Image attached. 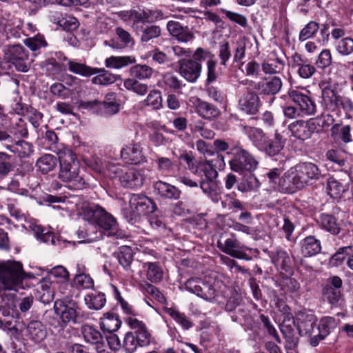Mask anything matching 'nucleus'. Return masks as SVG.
<instances>
[{"label": "nucleus", "instance_id": "1", "mask_svg": "<svg viewBox=\"0 0 353 353\" xmlns=\"http://www.w3.org/2000/svg\"><path fill=\"white\" fill-rule=\"evenodd\" d=\"M59 161V172L58 178L68 184V188L74 190L84 188L87 179L84 172L81 170L80 162L71 150L65 148L57 152Z\"/></svg>", "mask_w": 353, "mask_h": 353}, {"label": "nucleus", "instance_id": "2", "mask_svg": "<svg viewBox=\"0 0 353 353\" xmlns=\"http://www.w3.org/2000/svg\"><path fill=\"white\" fill-rule=\"evenodd\" d=\"M83 219L89 222L90 228L98 226L106 231H109V236L121 237L116 232L117 223L116 219L103 208L98 205L89 204L83 207Z\"/></svg>", "mask_w": 353, "mask_h": 353}, {"label": "nucleus", "instance_id": "3", "mask_svg": "<svg viewBox=\"0 0 353 353\" xmlns=\"http://www.w3.org/2000/svg\"><path fill=\"white\" fill-rule=\"evenodd\" d=\"M222 282L214 281L212 283L205 281L200 278H191L185 283V289L191 293L210 302L223 303V300L220 299Z\"/></svg>", "mask_w": 353, "mask_h": 353}, {"label": "nucleus", "instance_id": "4", "mask_svg": "<svg viewBox=\"0 0 353 353\" xmlns=\"http://www.w3.org/2000/svg\"><path fill=\"white\" fill-rule=\"evenodd\" d=\"M216 159L207 160L200 163L194 173L201 177L200 188L205 194H210L214 189V179L218 176L216 168L224 166V158L222 154H216Z\"/></svg>", "mask_w": 353, "mask_h": 353}, {"label": "nucleus", "instance_id": "5", "mask_svg": "<svg viewBox=\"0 0 353 353\" xmlns=\"http://www.w3.org/2000/svg\"><path fill=\"white\" fill-rule=\"evenodd\" d=\"M23 279L24 271L20 262L7 261L0 263V290H14Z\"/></svg>", "mask_w": 353, "mask_h": 353}, {"label": "nucleus", "instance_id": "6", "mask_svg": "<svg viewBox=\"0 0 353 353\" xmlns=\"http://www.w3.org/2000/svg\"><path fill=\"white\" fill-rule=\"evenodd\" d=\"M129 203L130 209L125 210L124 216L132 224L139 221L142 215L152 213L157 209L155 203L143 194H132Z\"/></svg>", "mask_w": 353, "mask_h": 353}, {"label": "nucleus", "instance_id": "7", "mask_svg": "<svg viewBox=\"0 0 353 353\" xmlns=\"http://www.w3.org/2000/svg\"><path fill=\"white\" fill-rule=\"evenodd\" d=\"M228 154L232 156L230 161V166L232 171L243 174L252 173L257 168L258 161L242 147L233 146Z\"/></svg>", "mask_w": 353, "mask_h": 353}, {"label": "nucleus", "instance_id": "8", "mask_svg": "<svg viewBox=\"0 0 353 353\" xmlns=\"http://www.w3.org/2000/svg\"><path fill=\"white\" fill-rule=\"evenodd\" d=\"M4 59L17 70L26 72L30 68L28 51L21 45H7L3 49Z\"/></svg>", "mask_w": 353, "mask_h": 353}, {"label": "nucleus", "instance_id": "9", "mask_svg": "<svg viewBox=\"0 0 353 353\" xmlns=\"http://www.w3.org/2000/svg\"><path fill=\"white\" fill-rule=\"evenodd\" d=\"M77 309L78 305L77 303L72 300H68L66 302L59 299L54 302V312L59 318V321L58 322L59 330H62L70 322L73 323H77Z\"/></svg>", "mask_w": 353, "mask_h": 353}, {"label": "nucleus", "instance_id": "10", "mask_svg": "<svg viewBox=\"0 0 353 353\" xmlns=\"http://www.w3.org/2000/svg\"><path fill=\"white\" fill-rule=\"evenodd\" d=\"M292 168L297 178V183L301 189L312 184L320 178L321 171L313 163H299Z\"/></svg>", "mask_w": 353, "mask_h": 353}, {"label": "nucleus", "instance_id": "11", "mask_svg": "<svg viewBox=\"0 0 353 353\" xmlns=\"http://www.w3.org/2000/svg\"><path fill=\"white\" fill-rule=\"evenodd\" d=\"M116 176L122 186L128 188H141L145 180V176L143 171L137 170L136 168L121 169L117 168L114 171Z\"/></svg>", "mask_w": 353, "mask_h": 353}, {"label": "nucleus", "instance_id": "12", "mask_svg": "<svg viewBox=\"0 0 353 353\" xmlns=\"http://www.w3.org/2000/svg\"><path fill=\"white\" fill-rule=\"evenodd\" d=\"M19 314L15 305H0V329L18 333L19 327Z\"/></svg>", "mask_w": 353, "mask_h": 353}, {"label": "nucleus", "instance_id": "13", "mask_svg": "<svg viewBox=\"0 0 353 353\" xmlns=\"http://www.w3.org/2000/svg\"><path fill=\"white\" fill-rule=\"evenodd\" d=\"M290 99L299 106L303 116L314 115L316 112V106L310 96L298 89H290L288 92Z\"/></svg>", "mask_w": 353, "mask_h": 353}, {"label": "nucleus", "instance_id": "14", "mask_svg": "<svg viewBox=\"0 0 353 353\" xmlns=\"http://www.w3.org/2000/svg\"><path fill=\"white\" fill-rule=\"evenodd\" d=\"M320 227L333 235H339V237L344 241L353 236L350 231L342 229L337 219L330 214H321L317 220Z\"/></svg>", "mask_w": 353, "mask_h": 353}, {"label": "nucleus", "instance_id": "15", "mask_svg": "<svg viewBox=\"0 0 353 353\" xmlns=\"http://www.w3.org/2000/svg\"><path fill=\"white\" fill-rule=\"evenodd\" d=\"M179 72L182 77L190 83L196 82L199 78L202 64L196 61L182 59L178 61Z\"/></svg>", "mask_w": 353, "mask_h": 353}, {"label": "nucleus", "instance_id": "16", "mask_svg": "<svg viewBox=\"0 0 353 353\" xmlns=\"http://www.w3.org/2000/svg\"><path fill=\"white\" fill-rule=\"evenodd\" d=\"M162 12L161 11H155L148 9L132 10L131 14V21H132L131 27L134 31L139 34V29L146 23L151 21L150 19L153 17L156 19L162 18Z\"/></svg>", "mask_w": 353, "mask_h": 353}, {"label": "nucleus", "instance_id": "17", "mask_svg": "<svg viewBox=\"0 0 353 353\" xmlns=\"http://www.w3.org/2000/svg\"><path fill=\"white\" fill-rule=\"evenodd\" d=\"M239 105L240 109L248 114H256L260 108L261 101L259 95L250 89H247L239 100Z\"/></svg>", "mask_w": 353, "mask_h": 353}, {"label": "nucleus", "instance_id": "18", "mask_svg": "<svg viewBox=\"0 0 353 353\" xmlns=\"http://www.w3.org/2000/svg\"><path fill=\"white\" fill-rule=\"evenodd\" d=\"M342 280L337 276H334L327 281V283L323 288L324 299L332 305L339 302L341 297Z\"/></svg>", "mask_w": 353, "mask_h": 353}, {"label": "nucleus", "instance_id": "19", "mask_svg": "<svg viewBox=\"0 0 353 353\" xmlns=\"http://www.w3.org/2000/svg\"><path fill=\"white\" fill-rule=\"evenodd\" d=\"M218 248L224 253L239 259L249 261L250 257L243 251L247 249L245 246H241L239 241L232 239H227L223 243L219 241Z\"/></svg>", "mask_w": 353, "mask_h": 353}, {"label": "nucleus", "instance_id": "20", "mask_svg": "<svg viewBox=\"0 0 353 353\" xmlns=\"http://www.w3.org/2000/svg\"><path fill=\"white\" fill-rule=\"evenodd\" d=\"M317 319L313 313L299 312L296 316L297 330L301 336H311Z\"/></svg>", "mask_w": 353, "mask_h": 353}, {"label": "nucleus", "instance_id": "21", "mask_svg": "<svg viewBox=\"0 0 353 353\" xmlns=\"http://www.w3.org/2000/svg\"><path fill=\"white\" fill-rule=\"evenodd\" d=\"M338 325L337 321L331 316H325L321 319L318 327L319 334L310 337V344L312 347L319 345L320 341L323 340L334 330Z\"/></svg>", "mask_w": 353, "mask_h": 353}, {"label": "nucleus", "instance_id": "22", "mask_svg": "<svg viewBox=\"0 0 353 353\" xmlns=\"http://www.w3.org/2000/svg\"><path fill=\"white\" fill-rule=\"evenodd\" d=\"M126 322L134 330V334L139 346H147L150 343V334L147 330L145 324L134 317H128Z\"/></svg>", "mask_w": 353, "mask_h": 353}, {"label": "nucleus", "instance_id": "23", "mask_svg": "<svg viewBox=\"0 0 353 353\" xmlns=\"http://www.w3.org/2000/svg\"><path fill=\"white\" fill-rule=\"evenodd\" d=\"M121 156L127 163L139 164L145 161L143 149L139 143H131L121 151Z\"/></svg>", "mask_w": 353, "mask_h": 353}, {"label": "nucleus", "instance_id": "24", "mask_svg": "<svg viewBox=\"0 0 353 353\" xmlns=\"http://www.w3.org/2000/svg\"><path fill=\"white\" fill-rule=\"evenodd\" d=\"M314 126V123L297 120L288 125V130L291 132L292 136L304 141L311 137Z\"/></svg>", "mask_w": 353, "mask_h": 353}, {"label": "nucleus", "instance_id": "25", "mask_svg": "<svg viewBox=\"0 0 353 353\" xmlns=\"http://www.w3.org/2000/svg\"><path fill=\"white\" fill-rule=\"evenodd\" d=\"M281 87L282 81L276 76L265 77L254 85V88L263 94H275L280 91Z\"/></svg>", "mask_w": 353, "mask_h": 353}, {"label": "nucleus", "instance_id": "26", "mask_svg": "<svg viewBox=\"0 0 353 353\" xmlns=\"http://www.w3.org/2000/svg\"><path fill=\"white\" fill-rule=\"evenodd\" d=\"M169 33L179 41L187 43L194 39V34L188 26H183L178 21H169L167 23Z\"/></svg>", "mask_w": 353, "mask_h": 353}, {"label": "nucleus", "instance_id": "27", "mask_svg": "<svg viewBox=\"0 0 353 353\" xmlns=\"http://www.w3.org/2000/svg\"><path fill=\"white\" fill-rule=\"evenodd\" d=\"M192 103L199 115L205 119L210 120L216 118L220 114V110L215 105L202 101L199 98H193Z\"/></svg>", "mask_w": 353, "mask_h": 353}, {"label": "nucleus", "instance_id": "28", "mask_svg": "<svg viewBox=\"0 0 353 353\" xmlns=\"http://www.w3.org/2000/svg\"><path fill=\"white\" fill-rule=\"evenodd\" d=\"M296 179L293 168H291L279 179L277 188L279 191L287 193H293L297 190H301Z\"/></svg>", "mask_w": 353, "mask_h": 353}, {"label": "nucleus", "instance_id": "29", "mask_svg": "<svg viewBox=\"0 0 353 353\" xmlns=\"http://www.w3.org/2000/svg\"><path fill=\"white\" fill-rule=\"evenodd\" d=\"M26 336L34 343H40L47 336L46 327L39 321H32L26 327Z\"/></svg>", "mask_w": 353, "mask_h": 353}, {"label": "nucleus", "instance_id": "30", "mask_svg": "<svg viewBox=\"0 0 353 353\" xmlns=\"http://www.w3.org/2000/svg\"><path fill=\"white\" fill-rule=\"evenodd\" d=\"M296 322L293 318L287 315L280 325V330L290 347H294L298 343L295 331Z\"/></svg>", "mask_w": 353, "mask_h": 353}, {"label": "nucleus", "instance_id": "31", "mask_svg": "<svg viewBox=\"0 0 353 353\" xmlns=\"http://www.w3.org/2000/svg\"><path fill=\"white\" fill-rule=\"evenodd\" d=\"M301 252L305 257L316 255L321 251V243L319 239L313 235H310L300 242Z\"/></svg>", "mask_w": 353, "mask_h": 353}, {"label": "nucleus", "instance_id": "32", "mask_svg": "<svg viewBox=\"0 0 353 353\" xmlns=\"http://www.w3.org/2000/svg\"><path fill=\"white\" fill-rule=\"evenodd\" d=\"M270 259L276 268L281 272L291 271V259L288 254L283 250H276L270 253Z\"/></svg>", "mask_w": 353, "mask_h": 353}, {"label": "nucleus", "instance_id": "33", "mask_svg": "<svg viewBox=\"0 0 353 353\" xmlns=\"http://www.w3.org/2000/svg\"><path fill=\"white\" fill-rule=\"evenodd\" d=\"M284 145L285 141L283 140L282 136L276 131L274 139L268 138L261 151L270 157H274L280 154Z\"/></svg>", "mask_w": 353, "mask_h": 353}, {"label": "nucleus", "instance_id": "34", "mask_svg": "<svg viewBox=\"0 0 353 353\" xmlns=\"http://www.w3.org/2000/svg\"><path fill=\"white\" fill-rule=\"evenodd\" d=\"M154 188L159 196L165 199H178L181 195V191L177 188L161 181H157Z\"/></svg>", "mask_w": 353, "mask_h": 353}, {"label": "nucleus", "instance_id": "35", "mask_svg": "<svg viewBox=\"0 0 353 353\" xmlns=\"http://www.w3.org/2000/svg\"><path fill=\"white\" fill-rule=\"evenodd\" d=\"M82 106L86 109L97 108L107 115H112L119 111V105L115 101L100 102L97 100L83 102Z\"/></svg>", "mask_w": 353, "mask_h": 353}, {"label": "nucleus", "instance_id": "36", "mask_svg": "<svg viewBox=\"0 0 353 353\" xmlns=\"http://www.w3.org/2000/svg\"><path fill=\"white\" fill-rule=\"evenodd\" d=\"M221 297L223 299L228 298L225 303V310L229 312L235 310L241 301L240 294L236 291L230 289L224 284L222 285V289L221 290L220 299Z\"/></svg>", "mask_w": 353, "mask_h": 353}, {"label": "nucleus", "instance_id": "37", "mask_svg": "<svg viewBox=\"0 0 353 353\" xmlns=\"http://www.w3.org/2000/svg\"><path fill=\"white\" fill-rule=\"evenodd\" d=\"M347 189V183L340 181L334 176L330 177L327 181L326 190L332 198H340Z\"/></svg>", "mask_w": 353, "mask_h": 353}, {"label": "nucleus", "instance_id": "38", "mask_svg": "<svg viewBox=\"0 0 353 353\" xmlns=\"http://www.w3.org/2000/svg\"><path fill=\"white\" fill-rule=\"evenodd\" d=\"M63 59L67 61L68 70L72 73L88 77L95 74V72H97V70L94 69V68H91L85 63L68 59L67 57H64Z\"/></svg>", "mask_w": 353, "mask_h": 353}, {"label": "nucleus", "instance_id": "39", "mask_svg": "<svg viewBox=\"0 0 353 353\" xmlns=\"http://www.w3.org/2000/svg\"><path fill=\"white\" fill-rule=\"evenodd\" d=\"M245 132L248 135L252 143L259 150L265 144L268 137L263 132V131L258 128L247 127L245 128Z\"/></svg>", "mask_w": 353, "mask_h": 353}, {"label": "nucleus", "instance_id": "40", "mask_svg": "<svg viewBox=\"0 0 353 353\" xmlns=\"http://www.w3.org/2000/svg\"><path fill=\"white\" fill-rule=\"evenodd\" d=\"M41 290L39 291L40 300L42 303L47 304L50 303L54 295V286L50 278H44L41 281Z\"/></svg>", "mask_w": 353, "mask_h": 353}, {"label": "nucleus", "instance_id": "41", "mask_svg": "<svg viewBox=\"0 0 353 353\" xmlns=\"http://www.w3.org/2000/svg\"><path fill=\"white\" fill-rule=\"evenodd\" d=\"M261 185V183L254 174L250 173L247 176H244L237 184V189L241 192H248L257 190Z\"/></svg>", "mask_w": 353, "mask_h": 353}, {"label": "nucleus", "instance_id": "42", "mask_svg": "<svg viewBox=\"0 0 353 353\" xmlns=\"http://www.w3.org/2000/svg\"><path fill=\"white\" fill-rule=\"evenodd\" d=\"M261 68L266 74H274L283 70L284 63L279 58L268 59L262 62Z\"/></svg>", "mask_w": 353, "mask_h": 353}, {"label": "nucleus", "instance_id": "43", "mask_svg": "<svg viewBox=\"0 0 353 353\" xmlns=\"http://www.w3.org/2000/svg\"><path fill=\"white\" fill-rule=\"evenodd\" d=\"M135 61V58L131 56H112L105 59V66L109 68L120 69L123 67H125L130 64L134 63Z\"/></svg>", "mask_w": 353, "mask_h": 353}, {"label": "nucleus", "instance_id": "44", "mask_svg": "<svg viewBox=\"0 0 353 353\" xmlns=\"http://www.w3.org/2000/svg\"><path fill=\"white\" fill-rule=\"evenodd\" d=\"M5 148L13 153H18L20 157H28L32 153L31 144L24 141H18L14 144H7Z\"/></svg>", "mask_w": 353, "mask_h": 353}, {"label": "nucleus", "instance_id": "45", "mask_svg": "<svg viewBox=\"0 0 353 353\" xmlns=\"http://www.w3.org/2000/svg\"><path fill=\"white\" fill-rule=\"evenodd\" d=\"M161 33V28L157 25L143 26L139 29L140 40L147 43L153 39L158 38Z\"/></svg>", "mask_w": 353, "mask_h": 353}, {"label": "nucleus", "instance_id": "46", "mask_svg": "<svg viewBox=\"0 0 353 353\" xmlns=\"http://www.w3.org/2000/svg\"><path fill=\"white\" fill-rule=\"evenodd\" d=\"M105 315L101 323V328L108 333H113L120 327L121 321L116 314L107 313Z\"/></svg>", "mask_w": 353, "mask_h": 353}, {"label": "nucleus", "instance_id": "47", "mask_svg": "<svg viewBox=\"0 0 353 353\" xmlns=\"http://www.w3.org/2000/svg\"><path fill=\"white\" fill-rule=\"evenodd\" d=\"M85 303L90 309L100 310L106 302L105 294L100 292L91 293L85 296Z\"/></svg>", "mask_w": 353, "mask_h": 353}, {"label": "nucleus", "instance_id": "48", "mask_svg": "<svg viewBox=\"0 0 353 353\" xmlns=\"http://www.w3.org/2000/svg\"><path fill=\"white\" fill-rule=\"evenodd\" d=\"M57 159L52 154H45L40 157L36 165L38 169L44 174H46L52 170L57 165Z\"/></svg>", "mask_w": 353, "mask_h": 353}, {"label": "nucleus", "instance_id": "49", "mask_svg": "<svg viewBox=\"0 0 353 353\" xmlns=\"http://www.w3.org/2000/svg\"><path fill=\"white\" fill-rule=\"evenodd\" d=\"M81 333L85 341L92 344H99L103 340L101 332L91 325H83L81 327Z\"/></svg>", "mask_w": 353, "mask_h": 353}, {"label": "nucleus", "instance_id": "50", "mask_svg": "<svg viewBox=\"0 0 353 353\" xmlns=\"http://www.w3.org/2000/svg\"><path fill=\"white\" fill-rule=\"evenodd\" d=\"M94 69L97 70L95 74H99L92 78V83L97 85H107L116 81V76L110 73L104 68H94Z\"/></svg>", "mask_w": 353, "mask_h": 353}, {"label": "nucleus", "instance_id": "51", "mask_svg": "<svg viewBox=\"0 0 353 353\" xmlns=\"http://www.w3.org/2000/svg\"><path fill=\"white\" fill-rule=\"evenodd\" d=\"M147 268V279L152 283H158L163 278V270L157 263L147 262L144 263Z\"/></svg>", "mask_w": 353, "mask_h": 353}, {"label": "nucleus", "instance_id": "52", "mask_svg": "<svg viewBox=\"0 0 353 353\" xmlns=\"http://www.w3.org/2000/svg\"><path fill=\"white\" fill-rule=\"evenodd\" d=\"M117 259L121 265L125 270L130 268V265L133 261V251L129 246H122L119 249L117 254Z\"/></svg>", "mask_w": 353, "mask_h": 353}, {"label": "nucleus", "instance_id": "53", "mask_svg": "<svg viewBox=\"0 0 353 353\" xmlns=\"http://www.w3.org/2000/svg\"><path fill=\"white\" fill-rule=\"evenodd\" d=\"M167 314H168L179 325H180L183 329L188 330L192 327L193 323L186 316L184 313L180 312L174 308H167L165 310Z\"/></svg>", "mask_w": 353, "mask_h": 353}, {"label": "nucleus", "instance_id": "54", "mask_svg": "<svg viewBox=\"0 0 353 353\" xmlns=\"http://www.w3.org/2000/svg\"><path fill=\"white\" fill-rule=\"evenodd\" d=\"M130 74L140 80L148 79L152 77L153 69L147 65L137 64L130 68Z\"/></svg>", "mask_w": 353, "mask_h": 353}, {"label": "nucleus", "instance_id": "55", "mask_svg": "<svg viewBox=\"0 0 353 353\" xmlns=\"http://www.w3.org/2000/svg\"><path fill=\"white\" fill-rule=\"evenodd\" d=\"M123 85L127 90H132L139 95H144L148 90L147 84L141 83L134 79H126Z\"/></svg>", "mask_w": 353, "mask_h": 353}, {"label": "nucleus", "instance_id": "56", "mask_svg": "<svg viewBox=\"0 0 353 353\" xmlns=\"http://www.w3.org/2000/svg\"><path fill=\"white\" fill-rule=\"evenodd\" d=\"M23 43L32 51H36L42 47L47 46V42L43 35L39 33L26 39Z\"/></svg>", "mask_w": 353, "mask_h": 353}, {"label": "nucleus", "instance_id": "57", "mask_svg": "<svg viewBox=\"0 0 353 353\" xmlns=\"http://www.w3.org/2000/svg\"><path fill=\"white\" fill-rule=\"evenodd\" d=\"M144 103L148 106H151L154 110H159L162 106V97L160 91L153 90L150 92Z\"/></svg>", "mask_w": 353, "mask_h": 353}, {"label": "nucleus", "instance_id": "58", "mask_svg": "<svg viewBox=\"0 0 353 353\" xmlns=\"http://www.w3.org/2000/svg\"><path fill=\"white\" fill-rule=\"evenodd\" d=\"M14 169L11 163V156L4 152H0V176L8 175Z\"/></svg>", "mask_w": 353, "mask_h": 353}, {"label": "nucleus", "instance_id": "59", "mask_svg": "<svg viewBox=\"0 0 353 353\" xmlns=\"http://www.w3.org/2000/svg\"><path fill=\"white\" fill-rule=\"evenodd\" d=\"M319 26L316 21H310L300 32L299 40L301 41H305L312 37L319 30Z\"/></svg>", "mask_w": 353, "mask_h": 353}, {"label": "nucleus", "instance_id": "60", "mask_svg": "<svg viewBox=\"0 0 353 353\" xmlns=\"http://www.w3.org/2000/svg\"><path fill=\"white\" fill-rule=\"evenodd\" d=\"M338 52L342 55H349L353 52V39L345 37L341 39L336 46Z\"/></svg>", "mask_w": 353, "mask_h": 353}, {"label": "nucleus", "instance_id": "61", "mask_svg": "<svg viewBox=\"0 0 353 353\" xmlns=\"http://www.w3.org/2000/svg\"><path fill=\"white\" fill-rule=\"evenodd\" d=\"M138 346H139V344L134 333H126L123 342V347L125 349L126 353H133Z\"/></svg>", "mask_w": 353, "mask_h": 353}, {"label": "nucleus", "instance_id": "62", "mask_svg": "<svg viewBox=\"0 0 353 353\" xmlns=\"http://www.w3.org/2000/svg\"><path fill=\"white\" fill-rule=\"evenodd\" d=\"M74 283L77 287L84 289H90L93 288L94 281L89 274L80 273L75 276Z\"/></svg>", "mask_w": 353, "mask_h": 353}, {"label": "nucleus", "instance_id": "63", "mask_svg": "<svg viewBox=\"0 0 353 353\" xmlns=\"http://www.w3.org/2000/svg\"><path fill=\"white\" fill-rule=\"evenodd\" d=\"M350 251H352L350 246H346L341 248L332 256L330 259L331 263L336 266L341 265L345 260L347 261Z\"/></svg>", "mask_w": 353, "mask_h": 353}, {"label": "nucleus", "instance_id": "64", "mask_svg": "<svg viewBox=\"0 0 353 353\" xmlns=\"http://www.w3.org/2000/svg\"><path fill=\"white\" fill-rule=\"evenodd\" d=\"M338 138L345 145L353 142L352 128L350 125H344L338 128Z\"/></svg>", "mask_w": 353, "mask_h": 353}]
</instances>
